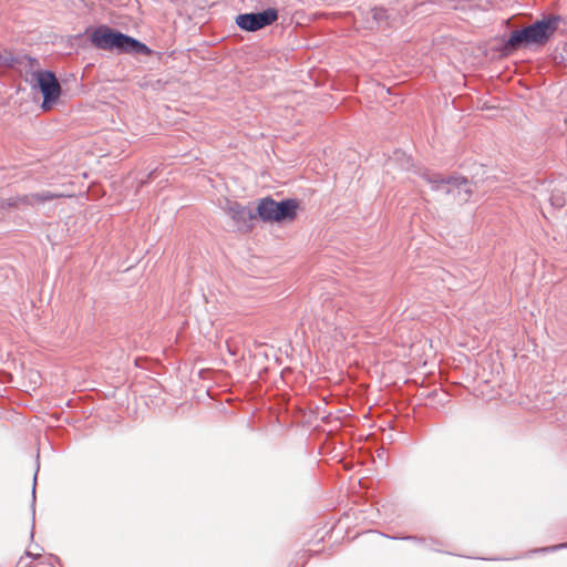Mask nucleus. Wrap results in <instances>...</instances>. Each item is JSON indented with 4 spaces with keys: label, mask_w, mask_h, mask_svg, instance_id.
I'll list each match as a JSON object with an SVG mask.
<instances>
[{
    "label": "nucleus",
    "mask_w": 567,
    "mask_h": 567,
    "mask_svg": "<svg viewBox=\"0 0 567 567\" xmlns=\"http://www.w3.org/2000/svg\"><path fill=\"white\" fill-rule=\"evenodd\" d=\"M559 22L560 17L548 16L542 20H537L533 24L514 30L504 42L503 50L508 53L519 48L544 45L556 32Z\"/></svg>",
    "instance_id": "1"
},
{
    "label": "nucleus",
    "mask_w": 567,
    "mask_h": 567,
    "mask_svg": "<svg viewBox=\"0 0 567 567\" xmlns=\"http://www.w3.org/2000/svg\"><path fill=\"white\" fill-rule=\"evenodd\" d=\"M92 45L104 51L118 53L151 54V49L138 40L115 31L107 25H100L90 35Z\"/></svg>",
    "instance_id": "2"
},
{
    "label": "nucleus",
    "mask_w": 567,
    "mask_h": 567,
    "mask_svg": "<svg viewBox=\"0 0 567 567\" xmlns=\"http://www.w3.org/2000/svg\"><path fill=\"white\" fill-rule=\"evenodd\" d=\"M422 177L431 185L433 190H441L451 195L453 200L463 204L466 203L472 194V186L467 178L461 176H451L442 178L439 174L424 172Z\"/></svg>",
    "instance_id": "3"
},
{
    "label": "nucleus",
    "mask_w": 567,
    "mask_h": 567,
    "mask_svg": "<svg viewBox=\"0 0 567 567\" xmlns=\"http://www.w3.org/2000/svg\"><path fill=\"white\" fill-rule=\"evenodd\" d=\"M298 202L296 199H285L280 203L270 197L260 199L256 217L259 216L264 221H291L297 216Z\"/></svg>",
    "instance_id": "4"
},
{
    "label": "nucleus",
    "mask_w": 567,
    "mask_h": 567,
    "mask_svg": "<svg viewBox=\"0 0 567 567\" xmlns=\"http://www.w3.org/2000/svg\"><path fill=\"white\" fill-rule=\"evenodd\" d=\"M535 190V197L539 199L544 197L555 208H561L566 205L567 179L565 178L538 182Z\"/></svg>",
    "instance_id": "5"
},
{
    "label": "nucleus",
    "mask_w": 567,
    "mask_h": 567,
    "mask_svg": "<svg viewBox=\"0 0 567 567\" xmlns=\"http://www.w3.org/2000/svg\"><path fill=\"white\" fill-rule=\"evenodd\" d=\"M34 86L37 85L42 95L43 102L41 107L44 111H48L52 107V104L55 103L62 92L59 80L52 71H44L43 73H38L37 79L32 83Z\"/></svg>",
    "instance_id": "6"
},
{
    "label": "nucleus",
    "mask_w": 567,
    "mask_h": 567,
    "mask_svg": "<svg viewBox=\"0 0 567 567\" xmlns=\"http://www.w3.org/2000/svg\"><path fill=\"white\" fill-rule=\"evenodd\" d=\"M278 19V10L268 8L261 12L243 13L237 16V25L245 31L254 32L271 25Z\"/></svg>",
    "instance_id": "7"
},
{
    "label": "nucleus",
    "mask_w": 567,
    "mask_h": 567,
    "mask_svg": "<svg viewBox=\"0 0 567 567\" xmlns=\"http://www.w3.org/2000/svg\"><path fill=\"white\" fill-rule=\"evenodd\" d=\"M225 210L238 227L246 226L249 221L256 218V213L237 202H227Z\"/></svg>",
    "instance_id": "8"
},
{
    "label": "nucleus",
    "mask_w": 567,
    "mask_h": 567,
    "mask_svg": "<svg viewBox=\"0 0 567 567\" xmlns=\"http://www.w3.org/2000/svg\"><path fill=\"white\" fill-rule=\"evenodd\" d=\"M58 197H60V195L52 193L50 190H43V192L34 193V194L13 196L14 203H16V208H18L20 206H34L37 204L50 202Z\"/></svg>",
    "instance_id": "9"
},
{
    "label": "nucleus",
    "mask_w": 567,
    "mask_h": 567,
    "mask_svg": "<svg viewBox=\"0 0 567 567\" xmlns=\"http://www.w3.org/2000/svg\"><path fill=\"white\" fill-rule=\"evenodd\" d=\"M14 65H18L21 71L25 72L27 81L33 83L37 79L38 73H43L44 71L40 70L39 60L29 55H23L20 58H14Z\"/></svg>",
    "instance_id": "10"
},
{
    "label": "nucleus",
    "mask_w": 567,
    "mask_h": 567,
    "mask_svg": "<svg viewBox=\"0 0 567 567\" xmlns=\"http://www.w3.org/2000/svg\"><path fill=\"white\" fill-rule=\"evenodd\" d=\"M475 392L477 396H481L482 399L486 401H492L495 399L494 388L491 385L489 380H483L478 383V385L475 388Z\"/></svg>",
    "instance_id": "11"
},
{
    "label": "nucleus",
    "mask_w": 567,
    "mask_h": 567,
    "mask_svg": "<svg viewBox=\"0 0 567 567\" xmlns=\"http://www.w3.org/2000/svg\"><path fill=\"white\" fill-rule=\"evenodd\" d=\"M0 66H14V56L10 51H0Z\"/></svg>",
    "instance_id": "12"
},
{
    "label": "nucleus",
    "mask_w": 567,
    "mask_h": 567,
    "mask_svg": "<svg viewBox=\"0 0 567 567\" xmlns=\"http://www.w3.org/2000/svg\"><path fill=\"white\" fill-rule=\"evenodd\" d=\"M16 208V203L13 197L9 198H0V212Z\"/></svg>",
    "instance_id": "13"
},
{
    "label": "nucleus",
    "mask_w": 567,
    "mask_h": 567,
    "mask_svg": "<svg viewBox=\"0 0 567 567\" xmlns=\"http://www.w3.org/2000/svg\"><path fill=\"white\" fill-rule=\"evenodd\" d=\"M563 547H567V544H560V545H556V546H551V547H544L542 549H539L540 551H555L559 548H563Z\"/></svg>",
    "instance_id": "14"
},
{
    "label": "nucleus",
    "mask_w": 567,
    "mask_h": 567,
    "mask_svg": "<svg viewBox=\"0 0 567 567\" xmlns=\"http://www.w3.org/2000/svg\"><path fill=\"white\" fill-rule=\"evenodd\" d=\"M25 556H27V557H31V558H33V559H34V558L39 557L40 555H33V554H31L30 551H27V553H25Z\"/></svg>",
    "instance_id": "15"
}]
</instances>
